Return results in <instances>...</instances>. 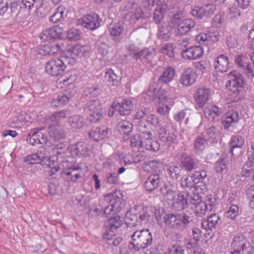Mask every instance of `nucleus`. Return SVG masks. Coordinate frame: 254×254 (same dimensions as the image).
I'll list each match as a JSON object with an SVG mask.
<instances>
[{
	"label": "nucleus",
	"mask_w": 254,
	"mask_h": 254,
	"mask_svg": "<svg viewBox=\"0 0 254 254\" xmlns=\"http://www.w3.org/2000/svg\"><path fill=\"white\" fill-rule=\"evenodd\" d=\"M238 121V112L235 110H231L226 114L225 119L223 121L222 124L224 128L228 129L230 126H232L233 123H236Z\"/></svg>",
	"instance_id": "2f4dec72"
},
{
	"label": "nucleus",
	"mask_w": 254,
	"mask_h": 254,
	"mask_svg": "<svg viewBox=\"0 0 254 254\" xmlns=\"http://www.w3.org/2000/svg\"><path fill=\"white\" fill-rule=\"evenodd\" d=\"M168 102L159 101V106L157 109V112L161 115L166 116L169 113L170 110L169 106L173 104L172 98L168 97Z\"/></svg>",
	"instance_id": "09e8293b"
},
{
	"label": "nucleus",
	"mask_w": 254,
	"mask_h": 254,
	"mask_svg": "<svg viewBox=\"0 0 254 254\" xmlns=\"http://www.w3.org/2000/svg\"><path fill=\"white\" fill-rule=\"evenodd\" d=\"M194 208L196 215L200 217L204 215L207 210H209L208 204L203 201L195 205Z\"/></svg>",
	"instance_id": "bf43d9fd"
},
{
	"label": "nucleus",
	"mask_w": 254,
	"mask_h": 254,
	"mask_svg": "<svg viewBox=\"0 0 254 254\" xmlns=\"http://www.w3.org/2000/svg\"><path fill=\"white\" fill-rule=\"evenodd\" d=\"M123 224V221L119 215L110 218L105 223L104 232H111L114 233L117 229Z\"/></svg>",
	"instance_id": "a878e982"
},
{
	"label": "nucleus",
	"mask_w": 254,
	"mask_h": 254,
	"mask_svg": "<svg viewBox=\"0 0 254 254\" xmlns=\"http://www.w3.org/2000/svg\"><path fill=\"white\" fill-rule=\"evenodd\" d=\"M237 64L243 69L250 65V62L248 57L244 55L239 56L236 60Z\"/></svg>",
	"instance_id": "e2e57ef3"
},
{
	"label": "nucleus",
	"mask_w": 254,
	"mask_h": 254,
	"mask_svg": "<svg viewBox=\"0 0 254 254\" xmlns=\"http://www.w3.org/2000/svg\"><path fill=\"white\" fill-rule=\"evenodd\" d=\"M202 48L200 46L191 47L182 51V57L187 60H195L203 55Z\"/></svg>",
	"instance_id": "a211bd4d"
},
{
	"label": "nucleus",
	"mask_w": 254,
	"mask_h": 254,
	"mask_svg": "<svg viewBox=\"0 0 254 254\" xmlns=\"http://www.w3.org/2000/svg\"><path fill=\"white\" fill-rule=\"evenodd\" d=\"M119 73H116L112 69H108L105 73V78L112 83V85H118L121 80Z\"/></svg>",
	"instance_id": "4c0bfd02"
},
{
	"label": "nucleus",
	"mask_w": 254,
	"mask_h": 254,
	"mask_svg": "<svg viewBox=\"0 0 254 254\" xmlns=\"http://www.w3.org/2000/svg\"><path fill=\"white\" fill-rule=\"evenodd\" d=\"M202 122V118L198 113L192 115L190 118H187L186 120V124L189 127L197 128Z\"/></svg>",
	"instance_id": "de8ad7c7"
},
{
	"label": "nucleus",
	"mask_w": 254,
	"mask_h": 254,
	"mask_svg": "<svg viewBox=\"0 0 254 254\" xmlns=\"http://www.w3.org/2000/svg\"><path fill=\"white\" fill-rule=\"evenodd\" d=\"M70 161L68 159L61 161V163L64 169L67 170L63 173V175L67 176L66 179L68 181L75 182L76 180L81 178V176L79 172L81 168L78 166H72L69 164Z\"/></svg>",
	"instance_id": "6e6552de"
},
{
	"label": "nucleus",
	"mask_w": 254,
	"mask_h": 254,
	"mask_svg": "<svg viewBox=\"0 0 254 254\" xmlns=\"http://www.w3.org/2000/svg\"><path fill=\"white\" fill-rule=\"evenodd\" d=\"M181 168L188 172H191L197 168L198 161L186 154H183L181 156Z\"/></svg>",
	"instance_id": "6ab92c4d"
},
{
	"label": "nucleus",
	"mask_w": 254,
	"mask_h": 254,
	"mask_svg": "<svg viewBox=\"0 0 254 254\" xmlns=\"http://www.w3.org/2000/svg\"><path fill=\"white\" fill-rule=\"evenodd\" d=\"M133 125L128 121H123L118 124L117 129L118 131L124 135L125 140L127 139L126 137H127L129 133L132 131Z\"/></svg>",
	"instance_id": "473e14b6"
},
{
	"label": "nucleus",
	"mask_w": 254,
	"mask_h": 254,
	"mask_svg": "<svg viewBox=\"0 0 254 254\" xmlns=\"http://www.w3.org/2000/svg\"><path fill=\"white\" fill-rule=\"evenodd\" d=\"M155 55L154 49L145 48L141 50L140 58L139 60L143 63H151Z\"/></svg>",
	"instance_id": "ea45409f"
},
{
	"label": "nucleus",
	"mask_w": 254,
	"mask_h": 254,
	"mask_svg": "<svg viewBox=\"0 0 254 254\" xmlns=\"http://www.w3.org/2000/svg\"><path fill=\"white\" fill-rule=\"evenodd\" d=\"M164 223L170 228L179 230L181 228H187L193 220L190 214L178 212L168 213L164 217Z\"/></svg>",
	"instance_id": "f03ea898"
},
{
	"label": "nucleus",
	"mask_w": 254,
	"mask_h": 254,
	"mask_svg": "<svg viewBox=\"0 0 254 254\" xmlns=\"http://www.w3.org/2000/svg\"><path fill=\"white\" fill-rule=\"evenodd\" d=\"M131 238V241L129 242L128 248L133 253L148 248L153 241L152 233L148 229L135 231Z\"/></svg>",
	"instance_id": "f257e3e1"
},
{
	"label": "nucleus",
	"mask_w": 254,
	"mask_h": 254,
	"mask_svg": "<svg viewBox=\"0 0 254 254\" xmlns=\"http://www.w3.org/2000/svg\"><path fill=\"white\" fill-rule=\"evenodd\" d=\"M126 223L130 226L139 225L137 213L136 212L127 211L126 215Z\"/></svg>",
	"instance_id": "3c124183"
},
{
	"label": "nucleus",
	"mask_w": 254,
	"mask_h": 254,
	"mask_svg": "<svg viewBox=\"0 0 254 254\" xmlns=\"http://www.w3.org/2000/svg\"><path fill=\"white\" fill-rule=\"evenodd\" d=\"M68 101V98L61 92L59 94L55 95L50 102L53 107H57L64 105Z\"/></svg>",
	"instance_id": "a19ab883"
},
{
	"label": "nucleus",
	"mask_w": 254,
	"mask_h": 254,
	"mask_svg": "<svg viewBox=\"0 0 254 254\" xmlns=\"http://www.w3.org/2000/svg\"><path fill=\"white\" fill-rule=\"evenodd\" d=\"M246 237L242 235H239L234 237L232 243V246L233 249V252L235 253L245 245L248 243Z\"/></svg>",
	"instance_id": "37998d69"
},
{
	"label": "nucleus",
	"mask_w": 254,
	"mask_h": 254,
	"mask_svg": "<svg viewBox=\"0 0 254 254\" xmlns=\"http://www.w3.org/2000/svg\"><path fill=\"white\" fill-rule=\"evenodd\" d=\"M129 7L130 8V13L131 17L134 19L138 20L139 19L143 18L144 16V13L143 12L141 8L138 6L136 2H129L128 3Z\"/></svg>",
	"instance_id": "f704fd0d"
},
{
	"label": "nucleus",
	"mask_w": 254,
	"mask_h": 254,
	"mask_svg": "<svg viewBox=\"0 0 254 254\" xmlns=\"http://www.w3.org/2000/svg\"><path fill=\"white\" fill-rule=\"evenodd\" d=\"M167 8L166 5H163L160 7L155 9L154 12L153 21L157 25L161 24Z\"/></svg>",
	"instance_id": "8fccbe9b"
},
{
	"label": "nucleus",
	"mask_w": 254,
	"mask_h": 254,
	"mask_svg": "<svg viewBox=\"0 0 254 254\" xmlns=\"http://www.w3.org/2000/svg\"><path fill=\"white\" fill-rule=\"evenodd\" d=\"M172 27L170 24L163 23L158 26L157 38L162 41H168L171 36V29Z\"/></svg>",
	"instance_id": "bb28decb"
},
{
	"label": "nucleus",
	"mask_w": 254,
	"mask_h": 254,
	"mask_svg": "<svg viewBox=\"0 0 254 254\" xmlns=\"http://www.w3.org/2000/svg\"><path fill=\"white\" fill-rule=\"evenodd\" d=\"M164 254H184V250L179 245H173Z\"/></svg>",
	"instance_id": "774afa93"
},
{
	"label": "nucleus",
	"mask_w": 254,
	"mask_h": 254,
	"mask_svg": "<svg viewBox=\"0 0 254 254\" xmlns=\"http://www.w3.org/2000/svg\"><path fill=\"white\" fill-rule=\"evenodd\" d=\"M229 158L227 155L223 154L215 163V170L217 173H226L228 171Z\"/></svg>",
	"instance_id": "72a5a7b5"
},
{
	"label": "nucleus",
	"mask_w": 254,
	"mask_h": 254,
	"mask_svg": "<svg viewBox=\"0 0 254 254\" xmlns=\"http://www.w3.org/2000/svg\"><path fill=\"white\" fill-rule=\"evenodd\" d=\"M169 124L159 126L157 130L159 139L165 145L170 147L175 143L177 136L173 132H170Z\"/></svg>",
	"instance_id": "423d86ee"
},
{
	"label": "nucleus",
	"mask_w": 254,
	"mask_h": 254,
	"mask_svg": "<svg viewBox=\"0 0 254 254\" xmlns=\"http://www.w3.org/2000/svg\"><path fill=\"white\" fill-rule=\"evenodd\" d=\"M206 141L202 137L198 136L194 141L193 148L197 153H200L204 149Z\"/></svg>",
	"instance_id": "603ef678"
},
{
	"label": "nucleus",
	"mask_w": 254,
	"mask_h": 254,
	"mask_svg": "<svg viewBox=\"0 0 254 254\" xmlns=\"http://www.w3.org/2000/svg\"><path fill=\"white\" fill-rule=\"evenodd\" d=\"M87 144L84 142H79L73 145L71 149V154L78 157L85 155L88 152Z\"/></svg>",
	"instance_id": "c9c22d12"
},
{
	"label": "nucleus",
	"mask_w": 254,
	"mask_h": 254,
	"mask_svg": "<svg viewBox=\"0 0 254 254\" xmlns=\"http://www.w3.org/2000/svg\"><path fill=\"white\" fill-rule=\"evenodd\" d=\"M54 151L57 154V162L56 163H61V161L65 160L66 159H68L69 160L72 159V158L68 157L67 154L70 153L68 151V146L67 144L63 142L59 143L56 146V148H54Z\"/></svg>",
	"instance_id": "412c9836"
},
{
	"label": "nucleus",
	"mask_w": 254,
	"mask_h": 254,
	"mask_svg": "<svg viewBox=\"0 0 254 254\" xmlns=\"http://www.w3.org/2000/svg\"><path fill=\"white\" fill-rule=\"evenodd\" d=\"M214 67L222 73L228 71L230 68L228 57L225 54L219 55L214 63Z\"/></svg>",
	"instance_id": "5701e85b"
},
{
	"label": "nucleus",
	"mask_w": 254,
	"mask_h": 254,
	"mask_svg": "<svg viewBox=\"0 0 254 254\" xmlns=\"http://www.w3.org/2000/svg\"><path fill=\"white\" fill-rule=\"evenodd\" d=\"M221 224L219 216L216 213L212 214L208 217L206 220L202 222V227L206 230H212L215 229Z\"/></svg>",
	"instance_id": "b1692460"
},
{
	"label": "nucleus",
	"mask_w": 254,
	"mask_h": 254,
	"mask_svg": "<svg viewBox=\"0 0 254 254\" xmlns=\"http://www.w3.org/2000/svg\"><path fill=\"white\" fill-rule=\"evenodd\" d=\"M68 122L71 127L77 129L83 128L86 125L84 118L80 115H74L69 118Z\"/></svg>",
	"instance_id": "e433bc0d"
},
{
	"label": "nucleus",
	"mask_w": 254,
	"mask_h": 254,
	"mask_svg": "<svg viewBox=\"0 0 254 254\" xmlns=\"http://www.w3.org/2000/svg\"><path fill=\"white\" fill-rule=\"evenodd\" d=\"M206 133L208 136V140L211 143H217L220 136L218 128L211 126L206 129Z\"/></svg>",
	"instance_id": "49530a36"
},
{
	"label": "nucleus",
	"mask_w": 254,
	"mask_h": 254,
	"mask_svg": "<svg viewBox=\"0 0 254 254\" xmlns=\"http://www.w3.org/2000/svg\"><path fill=\"white\" fill-rule=\"evenodd\" d=\"M164 91L160 89L158 84L153 82L151 84L146 92L145 98L149 101H155L158 99V101H162L168 102V95L164 93Z\"/></svg>",
	"instance_id": "39448f33"
},
{
	"label": "nucleus",
	"mask_w": 254,
	"mask_h": 254,
	"mask_svg": "<svg viewBox=\"0 0 254 254\" xmlns=\"http://www.w3.org/2000/svg\"><path fill=\"white\" fill-rule=\"evenodd\" d=\"M22 2L14 1L11 3L10 7V10L11 16H15L16 20L19 15L21 14V9L22 8Z\"/></svg>",
	"instance_id": "5fc2aeb1"
},
{
	"label": "nucleus",
	"mask_w": 254,
	"mask_h": 254,
	"mask_svg": "<svg viewBox=\"0 0 254 254\" xmlns=\"http://www.w3.org/2000/svg\"><path fill=\"white\" fill-rule=\"evenodd\" d=\"M244 139L240 135H233L229 142L230 151L233 156H239L243 153Z\"/></svg>",
	"instance_id": "f8f14e48"
},
{
	"label": "nucleus",
	"mask_w": 254,
	"mask_h": 254,
	"mask_svg": "<svg viewBox=\"0 0 254 254\" xmlns=\"http://www.w3.org/2000/svg\"><path fill=\"white\" fill-rule=\"evenodd\" d=\"M73 79L71 78H67L64 79L63 82L65 85H69L70 86L64 90V91L62 92L64 95L68 98L69 101L76 93V89L74 86L71 85V83L73 82Z\"/></svg>",
	"instance_id": "79ce46f5"
},
{
	"label": "nucleus",
	"mask_w": 254,
	"mask_h": 254,
	"mask_svg": "<svg viewBox=\"0 0 254 254\" xmlns=\"http://www.w3.org/2000/svg\"><path fill=\"white\" fill-rule=\"evenodd\" d=\"M37 157V160L39 163L41 161H43L47 160L49 162V166L51 170L50 171L51 173L50 176H52L56 174L60 169L59 164L56 163L54 160L52 161L51 159L49 158V155L47 153V151L45 149H42L40 151H38L37 153H35Z\"/></svg>",
	"instance_id": "4468645a"
},
{
	"label": "nucleus",
	"mask_w": 254,
	"mask_h": 254,
	"mask_svg": "<svg viewBox=\"0 0 254 254\" xmlns=\"http://www.w3.org/2000/svg\"><path fill=\"white\" fill-rule=\"evenodd\" d=\"M161 52L170 58H173L175 57L172 44L168 43L165 45L161 48Z\"/></svg>",
	"instance_id": "69168bd1"
},
{
	"label": "nucleus",
	"mask_w": 254,
	"mask_h": 254,
	"mask_svg": "<svg viewBox=\"0 0 254 254\" xmlns=\"http://www.w3.org/2000/svg\"><path fill=\"white\" fill-rule=\"evenodd\" d=\"M175 75V69L171 66H169L163 72L162 74L159 78L160 81L164 83L170 82L174 78Z\"/></svg>",
	"instance_id": "c03bdc74"
},
{
	"label": "nucleus",
	"mask_w": 254,
	"mask_h": 254,
	"mask_svg": "<svg viewBox=\"0 0 254 254\" xmlns=\"http://www.w3.org/2000/svg\"><path fill=\"white\" fill-rule=\"evenodd\" d=\"M254 220V217L249 215H243L238 221V224L241 226L248 225Z\"/></svg>",
	"instance_id": "338daca9"
},
{
	"label": "nucleus",
	"mask_w": 254,
	"mask_h": 254,
	"mask_svg": "<svg viewBox=\"0 0 254 254\" xmlns=\"http://www.w3.org/2000/svg\"><path fill=\"white\" fill-rule=\"evenodd\" d=\"M58 28L53 27L43 31L40 38L43 41H47L51 39L60 38L61 33L58 31Z\"/></svg>",
	"instance_id": "c85d7f7f"
},
{
	"label": "nucleus",
	"mask_w": 254,
	"mask_h": 254,
	"mask_svg": "<svg viewBox=\"0 0 254 254\" xmlns=\"http://www.w3.org/2000/svg\"><path fill=\"white\" fill-rule=\"evenodd\" d=\"M99 19L98 15L95 13L89 14L79 19L77 23L89 30H94L100 26Z\"/></svg>",
	"instance_id": "9b49d317"
},
{
	"label": "nucleus",
	"mask_w": 254,
	"mask_h": 254,
	"mask_svg": "<svg viewBox=\"0 0 254 254\" xmlns=\"http://www.w3.org/2000/svg\"><path fill=\"white\" fill-rule=\"evenodd\" d=\"M211 91L209 88L206 87H200L195 94L196 103L199 108H202L208 100L210 96Z\"/></svg>",
	"instance_id": "dca6fc26"
},
{
	"label": "nucleus",
	"mask_w": 254,
	"mask_h": 254,
	"mask_svg": "<svg viewBox=\"0 0 254 254\" xmlns=\"http://www.w3.org/2000/svg\"><path fill=\"white\" fill-rule=\"evenodd\" d=\"M68 116V111L65 110L56 112L47 118V121L50 126H59L62 121Z\"/></svg>",
	"instance_id": "aec40b11"
},
{
	"label": "nucleus",
	"mask_w": 254,
	"mask_h": 254,
	"mask_svg": "<svg viewBox=\"0 0 254 254\" xmlns=\"http://www.w3.org/2000/svg\"><path fill=\"white\" fill-rule=\"evenodd\" d=\"M239 212V207L235 204H232L229 207V210L225 214V216L228 218L234 220L238 216Z\"/></svg>",
	"instance_id": "680f3d73"
},
{
	"label": "nucleus",
	"mask_w": 254,
	"mask_h": 254,
	"mask_svg": "<svg viewBox=\"0 0 254 254\" xmlns=\"http://www.w3.org/2000/svg\"><path fill=\"white\" fill-rule=\"evenodd\" d=\"M160 190L164 199L169 201H174L178 194L176 188L168 184H164Z\"/></svg>",
	"instance_id": "4be33fe9"
},
{
	"label": "nucleus",
	"mask_w": 254,
	"mask_h": 254,
	"mask_svg": "<svg viewBox=\"0 0 254 254\" xmlns=\"http://www.w3.org/2000/svg\"><path fill=\"white\" fill-rule=\"evenodd\" d=\"M195 25L194 21L190 18H186L179 22L175 30L177 36H181L189 32Z\"/></svg>",
	"instance_id": "ddd939ff"
},
{
	"label": "nucleus",
	"mask_w": 254,
	"mask_h": 254,
	"mask_svg": "<svg viewBox=\"0 0 254 254\" xmlns=\"http://www.w3.org/2000/svg\"><path fill=\"white\" fill-rule=\"evenodd\" d=\"M188 195V193H187L186 194H183L182 192L178 193L173 202L174 208L178 211L184 210L187 208L188 206L187 197Z\"/></svg>",
	"instance_id": "cd10ccee"
},
{
	"label": "nucleus",
	"mask_w": 254,
	"mask_h": 254,
	"mask_svg": "<svg viewBox=\"0 0 254 254\" xmlns=\"http://www.w3.org/2000/svg\"><path fill=\"white\" fill-rule=\"evenodd\" d=\"M229 80L226 84L227 88L235 93L239 92L240 88H243L244 81L243 77L236 71L230 72L228 74Z\"/></svg>",
	"instance_id": "0eeeda50"
},
{
	"label": "nucleus",
	"mask_w": 254,
	"mask_h": 254,
	"mask_svg": "<svg viewBox=\"0 0 254 254\" xmlns=\"http://www.w3.org/2000/svg\"><path fill=\"white\" fill-rule=\"evenodd\" d=\"M124 28V24L122 22L115 23L113 26L111 28L110 30V34L114 37V40L117 42L120 41V38L119 37L122 33Z\"/></svg>",
	"instance_id": "a18cd8bd"
},
{
	"label": "nucleus",
	"mask_w": 254,
	"mask_h": 254,
	"mask_svg": "<svg viewBox=\"0 0 254 254\" xmlns=\"http://www.w3.org/2000/svg\"><path fill=\"white\" fill-rule=\"evenodd\" d=\"M222 113V110L214 106L206 112L205 116L209 120H214L216 117L220 116Z\"/></svg>",
	"instance_id": "6e6d98bb"
},
{
	"label": "nucleus",
	"mask_w": 254,
	"mask_h": 254,
	"mask_svg": "<svg viewBox=\"0 0 254 254\" xmlns=\"http://www.w3.org/2000/svg\"><path fill=\"white\" fill-rule=\"evenodd\" d=\"M44 128V127H40L38 128L37 131H35L36 129L31 131L28 136L27 140L28 142L33 146L46 144L48 141L47 135L41 131Z\"/></svg>",
	"instance_id": "9d476101"
},
{
	"label": "nucleus",
	"mask_w": 254,
	"mask_h": 254,
	"mask_svg": "<svg viewBox=\"0 0 254 254\" xmlns=\"http://www.w3.org/2000/svg\"><path fill=\"white\" fill-rule=\"evenodd\" d=\"M103 239L107 240L109 245H113L115 246H118L123 241L122 238L115 236V233L103 232Z\"/></svg>",
	"instance_id": "58836bf2"
},
{
	"label": "nucleus",
	"mask_w": 254,
	"mask_h": 254,
	"mask_svg": "<svg viewBox=\"0 0 254 254\" xmlns=\"http://www.w3.org/2000/svg\"><path fill=\"white\" fill-rule=\"evenodd\" d=\"M89 116L88 120L92 123L99 121L103 117L105 110L103 105L98 99L91 100L87 102L84 108Z\"/></svg>",
	"instance_id": "7ed1b4c3"
},
{
	"label": "nucleus",
	"mask_w": 254,
	"mask_h": 254,
	"mask_svg": "<svg viewBox=\"0 0 254 254\" xmlns=\"http://www.w3.org/2000/svg\"><path fill=\"white\" fill-rule=\"evenodd\" d=\"M184 17V12L182 10L178 11L173 14L169 24L174 27L177 25L179 22L183 20Z\"/></svg>",
	"instance_id": "052dcab7"
},
{
	"label": "nucleus",
	"mask_w": 254,
	"mask_h": 254,
	"mask_svg": "<svg viewBox=\"0 0 254 254\" xmlns=\"http://www.w3.org/2000/svg\"><path fill=\"white\" fill-rule=\"evenodd\" d=\"M109 196L110 198L111 202L110 205L113 206V209L117 213L119 212L121 209L122 204L121 199L114 194L109 195Z\"/></svg>",
	"instance_id": "4d7b16f0"
},
{
	"label": "nucleus",
	"mask_w": 254,
	"mask_h": 254,
	"mask_svg": "<svg viewBox=\"0 0 254 254\" xmlns=\"http://www.w3.org/2000/svg\"><path fill=\"white\" fill-rule=\"evenodd\" d=\"M150 126L148 123L144 120L139 121L137 122L138 129L141 132V135L145 137L146 134L151 135V132L149 130V127Z\"/></svg>",
	"instance_id": "864d4df0"
},
{
	"label": "nucleus",
	"mask_w": 254,
	"mask_h": 254,
	"mask_svg": "<svg viewBox=\"0 0 254 254\" xmlns=\"http://www.w3.org/2000/svg\"><path fill=\"white\" fill-rule=\"evenodd\" d=\"M65 66L63 62L59 58L53 59L47 62L45 65L46 72L50 75L58 76L64 71Z\"/></svg>",
	"instance_id": "1a4fd4ad"
},
{
	"label": "nucleus",
	"mask_w": 254,
	"mask_h": 254,
	"mask_svg": "<svg viewBox=\"0 0 254 254\" xmlns=\"http://www.w3.org/2000/svg\"><path fill=\"white\" fill-rule=\"evenodd\" d=\"M89 116L88 120L92 123L99 121L103 117L105 110L103 105L98 99L91 100L87 102L84 108Z\"/></svg>",
	"instance_id": "20e7f679"
},
{
	"label": "nucleus",
	"mask_w": 254,
	"mask_h": 254,
	"mask_svg": "<svg viewBox=\"0 0 254 254\" xmlns=\"http://www.w3.org/2000/svg\"><path fill=\"white\" fill-rule=\"evenodd\" d=\"M160 182V177L157 174L150 175L145 182L144 186L149 191L156 190L159 186Z\"/></svg>",
	"instance_id": "c756f323"
},
{
	"label": "nucleus",
	"mask_w": 254,
	"mask_h": 254,
	"mask_svg": "<svg viewBox=\"0 0 254 254\" xmlns=\"http://www.w3.org/2000/svg\"><path fill=\"white\" fill-rule=\"evenodd\" d=\"M137 214L139 224L142 223L146 224L148 222L150 215L146 208H142Z\"/></svg>",
	"instance_id": "13d9d810"
},
{
	"label": "nucleus",
	"mask_w": 254,
	"mask_h": 254,
	"mask_svg": "<svg viewBox=\"0 0 254 254\" xmlns=\"http://www.w3.org/2000/svg\"><path fill=\"white\" fill-rule=\"evenodd\" d=\"M129 52V56L131 57L132 59L135 60L136 61L139 60L140 58L141 51L134 45H130L128 48Z\"/></svg>",
	"instance_id": "0e129e2a"
},
{
	"label": "nucleus",
	"mask_w": 254,
	"mask_h": 254,
	"mask_svg": "<svg viewBox=\"0 0 254 254\" xmlns=\"http://www.w3.org/2000/svg\"><path fill=\"white\" fill-rule=\"evenodd\" d=\"M111 134L110 128L106 127H98L92 129L89 133V137L96 141H99Z\"/></svg>",
	"instance_id": "2eb2a0df"
},
{
	"label": "nucleus",
	"mask_w": 254,
	"mask_h": 254,
	"mask_svg": "<svg viewBox=\"0 0 254 254\" xmlns=\"http://www.w3.org/2000/svg\"><path fill=\"white\" fill-rule=\"evenodd\" d=\"M48 132L51 139L55 141L64 139L65 137V131L61 127L50 126Z\"/></svg>",
	"instance_id": "7c9ffc66"
},
{
	"label": "nucleus",
	"mask_w": 254,
	"mask_h": 254,
	"mask_svg": "<svg viewBox=\"0 0 254 254\" xmlns=\"http://www.w3.org/2000/svg\"><path fill=\"white\" fill-rule=\"evenodd\" d=\"M116 111L121 116H127L130 114L133 109L132 102L128 100L124 99L120 102H116Z\"/></svg>",
	"instance_id": "393cba45"
},
{
	"label": "nucleus",
	"mask_w": 254,
	"mask_h": 254,
	"mask_svg": "<svg viewBox=\"0 0 254 254\" xmlns=\"http://www.w3.org/2000/svg\"><path fill=\"white\" fill-rule=\"evenodd\" d=\"M196 78V73L191 68L189 67L182 73L179 81L183 85L189 86L194 84Z\"/></svg>",
	"instance_id": "f3484780"
}]
</instances>
